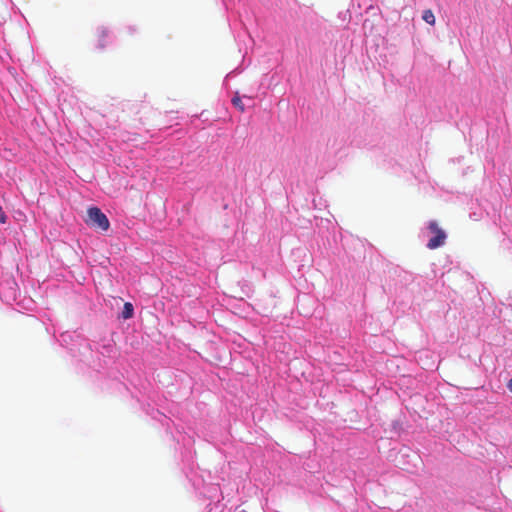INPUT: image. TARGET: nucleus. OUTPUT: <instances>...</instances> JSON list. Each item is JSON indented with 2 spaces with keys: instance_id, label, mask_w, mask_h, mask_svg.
<instances>
[{
  "instance_id": "1",
  "label": "nucleus",
  "mask_w": 512,
  "mask_h": 512,
  "mask_svg": "<svg viewBox=\"0 0 512 512\" xmlns=\"http://www.w3.org/2000/svg\"><path fill=\"white\" fill-rule=\"evenodd\" d=\"M86 224L101 230H108L110 223L106 215L97 207H91L87 211V219L85 220Z\"/></svg>"
},
{
  "instance_id": "2",
  "label": "nucleus",
  "mask_w": 512,
  "mask_h": 512,
  "mask_svg": "<svg viewBox=\"0 0 512 512\" xmlns=\"http://www.w3.org/2000/svg\"><path fill=\"white\" fill-rule=\"evenodd\" d=\"M429 231L434 235L427 243V248L434 250L445 244L447 235L445 231L439 227L436 221H430L428 224Z\"/></svg>"
},
{
  "instance_id": "3",
  "label": "nucleus",
  "mask_w": 512,
  "mask_h": 512,
  "mask_svg": "<svg viewBox=\"0 0 512 512\" xmlns=\"http://www.w3.org/2000/svg\"><path fill=\"white\" fill-rule=\"evenodd\" d=\"M108 31L105 28H97L94 33V47L103 50L107 46Z\"/></svg>"
},
{
  "instance_id": "4",
  "label": "nucleus",
  "mask_w": 512,
  "mask_h": 512,
  "mask_svg": "<svg viewBox=\"0 0 512 512\" xmlns=\"http://www.w3.org/2000/svg\"><path fill=\"white\" fill-rule=\"evenodd\" d=\"M133 314H134L133 305L130 302H126L123 307L122 317L124 319H130L133 317Z\"/></svg>"
},
{
  "instance_id": "5",
  "label": "nucleus",
  "mask_w": 512,
  "mask_h": 512,
  "mask_svg": "<svg viewBox=\"0 0 512 512\" xmlns=\"http://www.w3.org/2000/svg\"><path fill=\"white\" fill-rule=\"evenodd\" d=\"M422 19L430 25L435 24V16H434V13L432 12V10H430V9H427L423 12Z\"/></svg>"
},
{
  "instance_id": "6",
  "label": "nucleus",
  "mask_w": 512,
  "mask_h": 512,
  "mask_svg": "<svg viewBox=\"0 0 512 512\" xmlns=\"http://www.w3.org/2000/svg\"><path fill=\"white\" fill-rule=\"evenodd\" d=\"M232 104L241 112L243 113L245 111L244 104L242 103L241 97L239 96V93L236 92L234 97L232 98Z\"/></svg>"
},
{
  "instance_id": "7",
  "label": "nucleus",
  "mask_w": 512,
  "mask_h": 512,
  "mask_svg": "<svg viewBox=\"0 0 512 512\" xmlns=\"http://www.w3.org/2000/svg\"><path fill=\"white\" fill-rule=\"evenodd\" d=\"M6 219H7L6 214L3 210V208L0 206V223L4 224L6 222Z\"/></svg>"
},
{
  "instance_id": "8",
  "label": "nucleus",
  "mask_w": 512,
  "mask_h": 512,
  "mask_svg": "<svg viewBox=\"0 0 512 512\" xmlns=\"http://www.w3.org/2000/svg\"><path fill=\"white\" fill-rule=\"evenodd\" d=\"M507 388L510 392H512V378L508 381Z\"/></svg>"
}]
</instances>
